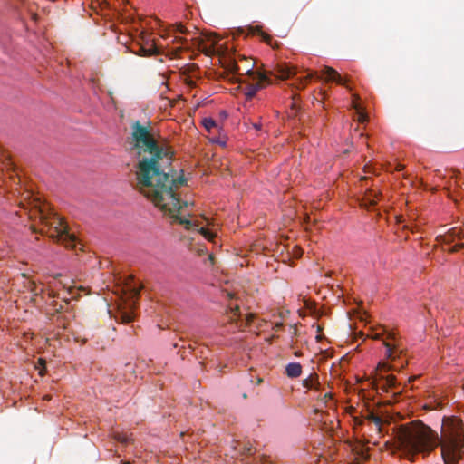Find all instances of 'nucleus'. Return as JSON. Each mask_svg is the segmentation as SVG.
<instances>
[{
  "label": "nucleus",
  "instance_id": "nucleus-1",
  "mask_svg": "<svg viewBox=\"0 0 464 464\" xmlns=\"http://www.w3.org/2000/svg\"><path fill=\"white\" fill-rule=\"evenodd\" d=\"M131 140L136 150V188L150 198L156 207L174 218L187 229L195 225L191 220L178 216L183 206L177 189L186 183L183 176L170 174L173 153L160 146L150 126L142 125L139 121L131 124Z\"/></svg>",
  "mask_w": 464,
  "mask_h": 464
},
{
  "label": "nucleus",
  "instance_id": "nucleus-2",
  "mask_svg": "<svg viewBox=\"0 0 464 464\" xmlns=\"http://www.w3.org/2000/svg\"><path fill=\"white\" fill-rule=\"evenodd\" d=\"M439 445L445 464H458L464 447L463 422L455 417L443 420L442 437L420 420L399 428L396 441L389 448L392 454L400 453L411 461L416 455H429Z\"/></svg>",
  "mask_w": 464,
  "mask_h": 464
},
{
  "label": "nucleus",
  "instance_id": "nucleus-3",
  "mask_svg": "<svg viewBox=\"0 0 464 464\" xmlns=\"http://www.w3.org/2000/svg\"><path fill=\"white\" fill-rule=\"evenodd\" d=\"M29 211L30 219H38L43 226L41 233H46L51 238L63 244L66 247L76 248L77 238L74 234L69 232L67 224L57 213L50 211L45 204L34 199Z\"/></svg>",
  "mask_w": 464,
  "mask_h": 464
},
{
  "label": "nucleus",
  "instance_id": "nucleus-4",
  "mask_svg": "<svg viewBox=\"0 0 464 464\" xmlns=\"http://www.w3.org/2000/svg\"><path fill=\"white\" fill-rule=\"evenodd\" d=\"M372 338L374 340H382L383 345L386 348L385 355L387 359L392 362H398V365H393L392 367H388L385 363H383L382 366L384 367L386 371L394 368H403L407 364L406 360L401 361L403 349L401 347L400 339L397 337V334L393 331H388L387 329L382 327L381 332L373 330Z\"/></svg>",
  "mask_w": 464,
  "mask_h": 464
},
{
  "label": "nucleus",
  "instance_id": "nucleus-5",
  "mask_svg": "<svg viewBox=\"0 0 464 464\" xmlns=\"http://www.w3.org/2000/svg\"><path fill=\"white\" fill-rule=\"evenodd\" d=\"M246 76H248L251 80L256 81V83H248L246 85L245 95L247 100L252 99L256 93L263 89L266 84H270L271 81L268 76L260 71H253L252 67L247 68Z\"/></svg>",
  "mask_w": 464,
  "mask_h": 464
},
{
  "label": "nucleus",
  "instance_id": "nucleus-6",
  "mask_svg": "<svg viewBox=\"0 0 464 464\" xmlns=\"http://www.w3.org/2000/svg\"><path fill=\"white\" fill-rule=\"evenodd\" d=\"M437 239L446 245L457 242L448 249L450 253H455L464 248V232L459 228L453 227L444 235L438 236Z\"/></svg>",
  "mask_w": 464,
  "mask_h": 464
},
{
  "label": "nucleus",
  "instance_id": "nucleus-7",
  "mask_svg": "<svg viewBox=\"0 0 464 464\" xmlns=\"http://www.w3.org/2000/svg\"><path fill=\"white\" fill-rule=\"evenodd\" d=\"M128 290L130 292V297L131 299V303L130 304V309H120L119 314L117 315V318L119 317L122 323H130L134 320L135 315L133 308L136 300H138L140 296L141 287L131 281V283L128 284Z\"/></svg>",
  "mask_w": 464,
  "mask_h": 464
},
{
  "label": "nucleus",
  "instance_id": "nucleus-8",
  "mask_svg": "<svg viewBox=\"0 0 464 464\" xmlns=\"http://www.w3.org/2000/svg\"><path fill=\"white\" fill-rule=\"evenodd\" d=\"M321 73L326 77L327 82H334L338 84L344 85L349 88L347 85V79H343L339 72L330 66H324L321 70Z\"/></svg>",
  "mask_w": 464,
  "mask_h": 464
},
{
  "label": "nucleus",
  "instance_id": "nucleus-9",
  "mask_svg": "<svg viewBox=\"0 0 464 464\" xmlns=\"http://www.w3.org/2000/svg\"><path fill=\"white\" fill-rule=\"evenodd\" d=\"M275 75L282 80L288 79L297 73V69L286 63L277 64L275 68Z\"/></svg>",
  "mask_w": 464,
  "mask_h": 464
},
{
  "label": "nucleus",
  "instance_id": "nucleus-10",
  "mask_svg": "<svg viewBox=\"0 0 464 464\" xmlns=\"http://www.w3.org/2000/svg\"><path fill=\"white\" fill-rule=\"evenodd\" d=\"M140 53L143 56H152L160 54V51L155 43H147L146 45H141L140 47Z\"/></svg>",
  "mask_w": 464,
  "mask_h": 464
},
{
  "label": "nucleus",
  "instance_id": "nucleus-11",
  "mask_svg": "<svg viewBox=\"0 0 464 464\" xmlns=\"http://www.w3.org/2000/svg\"><path fill=\"white\" fill-rule=\"evenodd\" d=\"M285 372L288 377L296 378L302 373V366L298 362H290L286 365Z\"/></svg>",
  "mask_w": 464,
  "mask_h": 464
},
{
  "label": "nucleus",
  "instance_id": "nucleus-12",
  "mask_svg": "<svg viewBox=\"0 0 464 464\" xmlns=\"http://www.w3.org/2000/svg\"><path fill=\"white\" fill-rule=\"evenodd\" d=\"M319 377L316 373L310 374L308 378L303 381L304 387L307 389H318Z\"/></svg>",
  "mask_w": 464,
  "mask_h": 464
},
{
  "label": "nucleus",
  "instance_id": "nucleus-13",
  "mask_svg": "<svg viewBox=\"0 0 464 464\" xmlns=\"http://www.w3.org/2000/svg\"><path fill=\"white\" fill-rule=\"evenodd\" d=\"M378 197V192L369 189L363 198V201L365 202V205L368 204L370 206H374L377 203Z\"/></svg>",
  "mask_w": 464,
  "mask_h": 464
},
{
  "label": "nucleus",
  "instance_id": "nucleus-14",
  "mask_svg": "<svg viewBox=\"0 0 464 464\" xmlns=\"http://www.w3.org/2000/svg\"><path fill=\"white\" fill-rule=\"evenodd\" d=\"M242 61H244L246 63V65L244 67L240 66V65H236V73L237 74H246V70L247 68H250L252 67V70H254V66H255V63L246 59V58H243Z\"/></svg>",
  "mask_w": 464,
  "mask_h": 464
},
{
  "label": "nucleus",
  "instance_id": "nucleus-15",
  "mask_svg": "<svg viewBox=\"0 0 464 464\" xmlns=\"http://www.w3.org/2000/svg\"><path fill=\"white\" fill-rule=\"evenodd\" d=\"M355 451H356V455H357L356 458L359 460L365 461L370 458L369 453H368V448H365L364 446L356 448Z\"/></svg>",
  "mask_w": 464,
  "mask_h": 464
},
{
  "label": "nucleus",
  "instance_id": "nucleus-16",
  "mask_svg": "<svg viewBox=\"0 0 464 464\" xmlns=\"http://www.w3.org/2000/svg\"><path fill=\"white\" fill-rule=\"evenodd\" d=\"M173 42L179 44L181 45L180 47L177 48L175 54H178V52L180 51L181 49H188L189 48L188 41V39H186L184 37L175 36Z\"/></svg>",
  "mask_w": 464,
  "mask_h": 464
},
{
  "label": "nucleus",
  "instance_id": "nucleus-17",
  "mask_svg": "<svg viewBox=\"0 0 464 464\" xmlns=\"http://www.w3.org/2000/svg\"><path fill=\"white\" fill-rule=\"evenodd\" d=\"M306 75L301 78H298L299 81V86L298 88H304L307 82L312 80L315 74L314 72H310L309 70H306Z\"/></svg>",
  "mask_w": 464,
  "mask_h": 464
},
{
  "label": "nucleus",
  "instance_id": "nucleus-18",
  "mask_svg": "<svg viewBox=\"0 0 464 464\" xmlns=\"http://www.w3.org/2000/svg\"><path fill=\"white\" fill-rule=\"evenodd\" d=\"M384 384L383 386L386 389H393L396 387V379L393 375H388L384 378Z\"/></svg>",
  "mask_w": 464,
  "mask_h": 464
},
{
  "label": "nucleus",
  "instance_id": "nucleus-19",
  "mask_svg": "<svg viewBox=\"0 0 464 464\" xmlns=\"http://www.w3.org/2000/svg\"><path fill=\"white\" fill-rule=\"evenodd\" d=\"M367 420L373 422L378 427V429H380L382 422V418L379 417L378 415H375L373 412H370L368 414Z\"/></svg>",
  "mask_w": 464,
  "mask_h": 464
},
{
  "label": "nucleus",
  "instance_id": "nucleus-20",
  "mask_svg": "<svg viewBox=\"0 0 464 464\" xmlns=\"http://www.w3.org/2000/svg\"><path fill=\"white\" fill-rule=\"evenodd\" d=\"M203 125L207 130L210 131V130L217 126L216 121L211 118H206L203 120Z\"/></svg>",
  "mask_w": 464,
  "mask_h": 464
},
{
  "label": "nucleus",
  "instance_id": "nucleus-21",
  "mask_svg": "<svg viewBox=\"0 0 464 464\" xmlns=\"http://www.w3.org/2000/svg\"><path fill=\"white\" fill-rule=\"evenodd\" d=\"M172 27L174 33H179L182 34H187L188 33V29L185 28L181 24H173Z\"/></svg>",
  "mask_w": 464,
  "mask_h": 464
},
{
  "label": "nucleus",
  "instance_id": "nucleus-22",
  "mask_svg": "<svg viewBox=\"0 0 464 464\" xmlns=\"http://www.w3.org/2000/svg\"><path fill=\"white\" fill-rule=\"evenodd\" d=\"M353 107L359 112V121L361 122L366 121H367V116L364 113L360 111L361 108L359 107V105L355 102H353Z\"/></svg>",
  "mask_w": 464,
  "mask_h": 464
},
{
  "label": "nucleus",
  "instance_id": "nucleus-23",
  "mask_svg": "<svg viewBox=\"0 0 464 464\" xmlns=\"http://www.w3.org/2000/svg\"><path fill=\"white\" fill-rule=\"evenodd\" d=\"M200 233L208 239L211 240L214 237V235L208 231L207 228L200 227L199 228Z\"/></svg>",
  "mask_w": 464,
  "mask_h": 464
},
{
  "label": "nucleus",
  "instance_id": "nucleus-24",
  "mask_svg": "<svg viewBox=\"0 0 464 464\" xmlns=\"http://www.w3.org/2000/svg\"><path fill=\"white\" fill-rule=\"evenodd\" d=\"M115 439L123 444H127L129 441V438L127 435H123V434H120V433L115 435Z\"/></svg>",
  "mask_w": 464,
  "mask_h": 464
},
{
  "label": "nucleus",
  "instance_id": "nucleus-25",
  "mask_svg": "<svg viewBox=\"0 0 464 464\" xmlns=\"http://www.w3.org/2000/svg\"><path fill=\"white\" fill-rule=\"evenodd\" d=\"M245 317H246V324H251V322L254 318V315L252 314H245Z\"/></svg>",
  "mask_w": 464,
  "mask_h": 464
},
{
  "label": "nucleus",
  "instance_id": "nucleus-26",
  "mask_svg": "<svg viewBox=\"0 0 464 464\" xmlns=\"http://www.w3.org/2000/svg\"><path fill=\"white\" fill-rule=\"evenodd\" d=\"M403 168H404V166L399 163V164H397L395 170L401 171L403 169Z\"/></svg>",
  "mask_w": 464,
  "mask_h": 464
},
{
  "label": "nucleus",
  "instance_id": "nucleus-27",
  "mask_svg": "<svg viewBox=\"0 0 464 464\" xmlns=\"http://www.w3.org/2000/svg\"><path fill=\"white\" fill-rule=\"evenodd\" d=\"M237 314H238V317H239V318H241V316H242V315H241V314L239 313V308L237 306V307L235 308L234 315L236 316V315H237Z\"/></svg>",
  "mask_w": 464,
  "mask_h": 464
},
{
  "label": "nucleus",
  "instance_id": "nucleus-28",
  "mask_svg": "<svg viewBox=\"0 0 464 464\" xmlns=\"http://www.w3.org/2000/svg\"><path fill=\"white\" fill-rule=\"evenodd\" d=\"M331 398H332V394H331V393H325V394L324 395V400L325 401H327V400H330Z\"/></svg>",
  "mask_w": 464,
  "mask_h": 464
},
{
  "label": "nucleus",
  "instance_id": "nucleus-29",
  "mask_svg": "<svg viewBox=\"0 0 464 464\" xmlns=\"http://www.w3.org/2000/svg\"><path fill=\"white\" fill-rule=\"evenodd\" d=\"M283 327V324L282 323H278L276 324V330L278 331L279 329H281Z\"/></svg>",
  "mask_w": 464,
  "mask_h": 464
},
{
  "label": "nucleus",
  "instance_id": "nucleus-30",
  "mask_svg": "<svg viewBox=\"0 0 464 464\" xmlns=\"http://www.w3.org/2000/svg\"><path fill=\"white\" fill-rule=\"evenodd\" d=\"M246 451L247 454H253V451H252L251 448L246 449Z\"/></svg>",
  "mask_w": 464,
  "mask_h": 464
},
{
  "label": "nucleus",
  "instance_id": "nucleus-31",
  "mask_svg": "<svg viewBox=\"0 0 464 464\" xmlns=\"http://www.w3.org/2000/svg\"><path fill=\"white\" fill-rule=\"evenodd\" d=\"M254 126H255V128H256V129H257V130H259V129H260V126H259V125H257V124H255Z\"/></svg>",
  "mask_w": 464,
  "mask_h": 464
},
{
  "label": "nucleus",
  "instance_id": "nucleus-32",
  "mask_svg": "<svg viewBox=\"0 0 464 464\" xmlns=\"http://www.w3.org/2000/svg\"><path fill=\"white\" fill-rule=\"evenodd\" d=\"M265 39H266V41H267V40H269V39H270V36L266 35Z\"/></svg>",
  "mask_w": 464,
  "mask_h": 464
},
{
  "label": "nucleus",
  "instance_id": "nucleus-33",
  "mask_svg": "<svg viewBox=\"0 0 464 464\" xmlns=\"http://www.w3.org/2000/svg\"><path fill=\"white\" fill-rule=\"evenodd\" d=\"M44 399H45V400H50V399H51V397H50V396H48V395H46V396L44 397Z\"/></svg>",
  "mask_w": 464,
  "mask_h": 464
},
{
  "label": "nucleus",
  "instance_id": "nucleus-34",
  "mask_svg": "<svg viewBox=\"0 0 464 464\" xmlns=\"http://www.w3.org/2000/svg\"><path fill=\"white\" fill-rule=\"evenodd\" d=\"M39 362H40V363H44V361L43 359H39Z\"/></svg>",
  "mask_w": 464,
  "mask_h": 464
},
{
  "label": "nucleus",
  "instance_id": "nucleus-35",
  "mask_svg": "<svg viewBox=\"0 0 464 464\" xmlns=\"http://www.w3.org/2000/svg\"><path fill=\"white\" fill-rule=\"evenodd\" d=\"M261 382H262V379L259 378L258 381H257V383L259 384Z\"/></svg>",
  "mask_w": 464,
  "mask_h": 464
},
{
  "label": "nucleus",
  "instance_id": "nucleus-36",
  "mask_svg": "<svg viewBox=\"0 0 464 464\" xmlns=\"http://www.w3.org/2000/svg\"><path fill=\"white\" fill-rule=\"evenodd\" d=\"M121 464H130L129 461H123Z\"/></svg>",
  "mask_w": 464,
  "mask_h": 464
}]
</instances>
